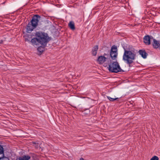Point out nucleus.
<instances>
[{
  "label": "nucleus",
  "mask_w": 160,
  "mask_h": 160,
  "mask_svg": "<svg viewBox=\"0 0 160 160\" xmlns=\"http://www.w3.org/2000/svg\"><path fill=\"white\" fill-rule=\"evenodd\" d=\"M36 37L31 39V42L33 45H37L39 43L43 46H46L50 40L48 34L46 33L41 32H37Z\"/></svg>",
  "instance_id": "f257e3e1"
},
{
  "label": "nucleus",
  "mask_w": 160,
  "mask_h": 160,
  "mask_svg": "<svg viewBox=\"0 0 160 160\" xmlns=\"http://www.w3.org/2000/svg\"><path fill=\"white\" fill-rule=\"evenodd\" d=\"M104 67H107L109 72L112 73H118L123 72L117 61H108V64H104Z\"/></svg>",
  "instance_id": "f03ea898"
},
{
  "label": "nucleus",
  "mask_w": 160,
  "mask_h": 160,
  "mask_svg": "<svg viewBox=\"0 0 160 160\" xmlns=\"http://www.w3.org/2000/svg\"><path fill=\"white\" fill-rule=\"evenodd\" d=\"M41 17L38 15L33 16L31 21L29 22L27 26V32L30 33L36 28L38 25Z\"/></svg>",
  "instance_id": "7ed1b4c3"
},
{
  "label": "nucleus",
  "mask_w": 160,
  "mask_h": 160,
  "mask_svg": "<svg viewBox=\"0 0 160 160\" xmlns=\"http://www.w3.org/2000/svg\"><path fill=\"white\" fill-rule=\"evenodd\" d=\"M124 51L123 56V60H133L135 59L136 55L134 51L127 50L125 48Z\"/></svg>",
  "instance_id": "20e7f679"
},
{
  "label": "nucleus",
  "mask_w": 160,
  "mask_h": 160,
  "mask_svg": "<svg viewBox=\"0 0 160 160\" xmlns=\"http://www.w3.org/2000/svg\"><path fill=\"white\" fill-rule=\"evenodd\" d=\"M152 38L149 35L145 36L143 38V42L146 45L150 44V39Z\"/></svg>",
  "instance_id": "39448f33"
},
{
  "label": "nucleus",
  "mask_w": 160,
  "mask_h": 160,
  "mask_svg": "<svg viewBox=\"0 0 160 160\" xmlns=\"http://www.w3.org/2000/svg\"><path fill=\"white\" fill-rule=\"evenodd\" d=\"M31 158V156L28 155H24L17 158L16 160H29Z\"/></svg>",
  "instance_id": "423d86ee"
},
{
  "label": "nucleus",
  "mask_w": 160,
  "mask_h": 160,
  "mask_svg": "<svg viewBox=\"0 0 160 160\" xmlns=\"http://www.w3.org/2000/svg\"><path fill=\"white\" fill-rule=\"evenodd\" d=\"M138 52L139 53V55L141 56L143 58H146L148 55V54L146 53L145 50H140Z\"/></svg>",
  "instance_id": "0eeeda50"
},
{
  "label": "nucleus",
  "mask_w": 160,
  "mask_h": 160,
  "mask_svg": "<svg viewBox=\"0 0 160 160\" xmlns=\"http://www.w3.org/2000/svg\"><path fill=\"white\" fill-rule=\"evenodd\" d=\"M152 39H153V43L152 44V45L154 48H157L159 47V42L155 40L154 39H153L152 37Z\"/></svg>",
  "instance_id": "6e6552de"
},
{
  "label": "nucleus",
  "mask_w": 160,
  "mask_h": 160,
  "mask_svg": "<svg viewBox=\"0 0 160 160\" xmlns=\"http://www.w3.org/2000/svg\"><path fill=\"white\" fill-rule=\"evenodd\" d=\"M6 158L4 157V150L2 146L0 145V160Z\"/></svg>",
  "instance_id": "1a4fd4ad"
},
{
  "label": "nucleus",
  "mask_w": 160,
  "mask_h": 160,
  "mask_svg": "<svg viewBox=\"0 0 160 160\" xmlns=\"http://www.w3.org/2000/svg\"><path fill=\"white\" fill-rule=\"evenodd\" d=\"M98 48V45H96L93 48L92 50V54L93 55L95 56L96 55Z\"/></svg>",
  "instance_id": "9d476101"
},
{
  "label": "nucleus",
  "mask_w": 160,
  "mask_h": 160,
  "mask_svg": "<svg viewBox=\"0 0 160 160\" xmlns=\"http://www.w3.org/2000/svg\"><path fill=\"white\" fill-rule=\"evenodd\" d=\"M118 53L110 52V56L111 58L113 60H116L118 56Z\"/></svg>",
  "instance_id": "9b49d317"
},
{
  "label": "nucleus",
  "mask_w": 160,
  "mask_h": 160,
  "mask_svg": "<svg viewBox=\"0 0 160 160\" xmlns=\"http://www.w3.org/2000/svg\"><path fill=\"white\" fill-rule=\"evenodd\" d=\"M112 52L118 53V48L115 45H113L111 48L110 52Z\"/></svg>",
  "instance_id": "f8f14e48"
},
{
  "label": "nucleus",
  "mask_w": 160,
  "mask_h": 160,
  "mask_svg": "<svg viewBox=\"0 0 160 160\" xmlns=\"http://www.w3.org/2000/svg\"><path fill=\"white\" fill-rule=\"evenodd\" d=\"M68 26L72 30H74L75 29L74 23L72 21L69 22L68 24Z\"/></svg>",
  "instance_id": "ddd939ff"
},
{
  "label": "nucleus",
  "mask_w": 160,
  "mask_h": 160,
  "mask_svg": "<svg viewBox=\"0 0 160 160\" xmlns=\"http://www.w3.org/2000/svg\"><path fill=\"white\" fill-rule=\"evenodd\" d=\"M45 46H40L38 47L37 49V50L39 52H40L42 53L44 50V47Z\"/></svg>",
  "instance_id": "4468645a"
},
{
  "label": "nucleus",
  "mask_w": 160,
  "mask_h": 160,
  "mask_svg": "<svg viewBox=\"0 0 160 160\" xmlns=\"http://www.w3.org/2000/svg\"><path fill=\"white\" fill-rule=\"evenodd\" d=\"M107 98L108 99L111 101H113L114 100H118L119 98H116V97H115L114 98H112L109 96H108Z\"/></svg>",
  "instance_id": "2eb2a0df"
},
{
  "label": "nucleus",
  "mask_w": 160,
  "mask_h": 160,
  "mask_svg": "<svg viewBox=\"0 0 160 160\" xmlns=\"http://www.w3.org/2000/svg\"><path fill=\"white\" fill-rule=\"evenodd\" d=\"M98 63L99 64H103V66H104V64H108V62H106V61H97Z\"/></svg>",
  "instance_id": "dca6fc26"
},
{
  "label": "nucleus",
  "mask_w": 160,
  "mask_h": 160,
  "mask_svg": "<svg viewBox=\"0 0 160 160\" xmlns=\"http://www.w3.org/2000/svg\"><path fill=\"white\" fill-rule=\"evenodd\" d=\"M105 58L103 56H99L98 59L97 60H105V58Z\"/></svg>",
  "instance_id": "f3484780"
},
{
  "label": "nucleus",
  "mask_w": 160,
  "mask_h": 160,
  "mask_svg": "<svg viewBox=\"0 0 160 160\" xmlns=\"http://www.w3.org/2000/svg\"><path fill=\"white\" fill-rule=\"evenodd\" d=\"M150 160H159V158L157 156H154Z\"/></svg>",
  "instance_id": "a211bd4d"
},
{
  "label": "nucleus",
  "mask_w": 160,
  "mask_h": 160,
  "mask_svg": "<svg viewBox=\"0 0 160 160\" xmlns=\"http://www.w3.org/2000/svg\"><path fill=\"white\" fill-rule=\"evenodd\" d=\"M104 57H105V58H107V57L108 58H105V60H106L107 59H109L110 57V54H104V56H103Z\"/></svg>",
  "instance_id": "6ab92c4d"
},
{
  "label": "nucleus",
  "mask_w": 160,
  "mask_h": 160,
  "mask_svg": "<svg viewBox=\"0 0 160 160\" xmlns=\"http://www.w3.org/2000/svg\"><path fill=\"white\" fill-rule=\"evenodd\" d=\"M133 61H126V63L128 64L129 67L130 66V64L132 63Z\"/></svg>",
  "instance_id": "aec40b11"
},
{
  "label": "nucleus",
  "mask_w": 160,
  "mask_h": 160,
  "mask_svg": "<svg viewBox=\"0 0 160 160\" xmlns=\"http://www.w3.org/2000/svg\"><path fill=\"white\" fill-rule=\"evenodd\" d=\"M3 41L2 40H1L0 41V44L2 43L3 42Z\"/></svg>",
  "instance_id": "412c9836"
}]
</instances>
